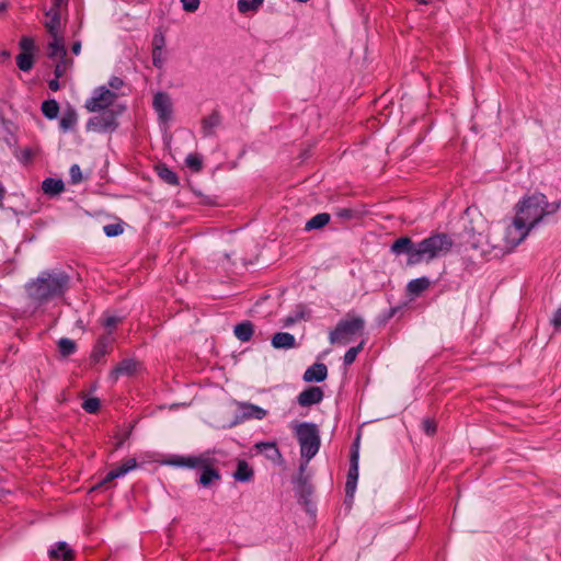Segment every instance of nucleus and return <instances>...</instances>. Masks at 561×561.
Here are the masks:
<instances>
[{"mask_svg":"<svg viewBox=\"0 0 561 561\" xmlns=\"http://www.w3.org/2000/svg\"><path fill=\"white\" fill-rule=\"evenodd\" d=\"M35 54H26V53H20L15 57V62L19 69L25 73H28V71L32 70L35 64Z\"/></svg>","mask_w":561,"mask_h":561,"instance_id":"27","label":"nucleus"},{"mask_svg":"<svg viewBox=\"0 0 561 561\" xmlns=\"http://www.w3.org/2000/svg\"><path fill=\"white\" fill-rule=\"evenodd\" d=\"M108 89L116 92L123 87V80L118 77H112L108 81Z\"/></svg>","mask_w":561,"mask_h":561,"instance_id":"50","label":"nucleus"},{"mask_svg":"<svg viewBox=\"0 0 561 561\" xmlns=\"http://www.w3.org/2000/svg\"><path fill=\"white\" fill-rule=\"evenodd\" d=\"M358 480V451L354 450L351 455V463L347 473V480L345 484L346 495L353 497L356 491V484Z\"/></svg>","mask_w":561,"mask_h":561,"instance_id":"14","label":"nucleus"},{"mask_svg":"<svg viewBox=\"0 0 561 561\" xmlns=\"http://www.w3.org/2000/svg\"><path fill=\"white\" fill-rule=\"evenodd\" d=\"M47 556L50 561H70V545L60 540L49 547Z\"/></svg>","mask_w":561,"mask_h":561,"instance_id":"19","label":"nucleus"},{"mask_svg":"<svg viewBox=\"0 0 561 561\" xmlns=\"http://www.w3.org/2000/svg\"><path fill=\"white\" fill-rule=\"evenodd\" d=\"M81 51V42L72 41V55H79Z\"/></svg>","mask_w":561,"mask_h":561,"instance_id":"55","label":"nucleus"},{"mask_svg":"<svg viewBox=\"0 0 561 561\" xmlns=\"http://www.w3.org/2000/svg\"><path fill=\"white\" fill-rule=\"evenodd\" d=\"M9 8V2L8 1H1L0 2V14L1 13H4Z\"/></svg>","mask_w":561,"mask_h":561,"instance_id":"57","label":"nucleus"},{"mask_svg":"<svg viewBox=\"0 0 561 561\" xmlns=\"http://www.w3.org/2000/svg\"><path fill=\"white\" fill-rule=\"evenodd\" d=\"M215 450H206L199 455L184 456V468L195 469L206 467L207 465H215L214 457Z\"/></svg>","mask_w":561,"mask_h":561,"instance_id":"13","label":"nucleus"},{"mask_svg":"<svg viewBox=\"0 0 561 561\" xmlns=\"http://www.w3.org/2000/svg\"><path fill=\"white\" fill-rule=\"evenodd\" d=\"M422 428L427 435H433L436 432V423L431 419H425L422 422Z\"/></svg>","mask_w":561,"mask_h":561,"instance_id":"46","label":"nucleus"},{"mask_svg":"<svg viewBox=\"0 0 561 561\" xmlns=\"http://www.w3.org/2000/svg\"><path fill=\"white\" fill-rule=\"evenodd\" d=\"M323 396L324 393L320 387H309L299 393L297 401L301 407H311L320 403Z\"/></svg>","mask_w":561,"mask_h":561,"instance_id":"17","label":"nucleus"},{"mask_svg":"<svg viewBox=\"0 0 561 561\" xmlns=\"http://www.w3.org/2000/svg\"><path fill=\"white\" fill-rule=\"evenodd\" d=\"M100 408V400L98 398H88L82 402V409L88 413H95Z\"/></svg>","mask_w":561,"mask_h":561,"instance_id":"40","label":"nucleus"},{"mask_svg":"<svg viewBox=\"0 0 561 561\" xmlns=\"http://www.w3.org/2000/svg\"><path fill=\"white\" fill-rule=\"evenodd\" d=\"M59 126L62 131L70 130V104L67 103L66 108L62 112V116L59 122Z\"/></svg>","mask_w":561,"mask_h":561,"instance_id":"41","label":"nucleus"},{"mask_svg":"<svg viewBox=\"0 0 561 561\" xmlns=\"http://www.w3.org/2000/svg\"><path fill=\"white\" fill-rule=\"evenodd\" d=\"M559 207V203H549L546 195L535 193L524 197L516 204L515 218L531 230L545 216L556 213Z\"/></svg>","mask_w":561,"mask_h":561,"instance_id":"3","label":"nucleus"},{"mask_svg":"<svg viewBox=\"0 0 561 561\" xmlns=\"http://www.w3.org/2000/svg\"><path fill=\"white\" fill-rule=\"evenodd\" d=\"M294 322H295V319H293V318H290V317H289V318H287V319L285 320V325H290V324H293Z\"/></svg>","mask_w":561,"mask_h":561,"instance_id":"59","label":"nucleus"},{"mask_svg":"<svg viewBox=\"0 0 561 561\" xmlns=\"http://www.w3.org/2000/svg\"><path fill=\"white\" fill-rule=\"evenodd\" d=\"M238 410L241 420H263L267 414L263 408L249 402L238 403Z\"/></svg>","mask_w":561,"mask_h":561,"instance_id":"18","label":"nucleus"},{"mask_svg":"<svg viewBox=\"0 0 561 561\" xmlns=\"http://www.w3.org/2000/svg\"><path fill=\"white\" fill-rule=\"evenodd\" d=\"M454 241L446 233H434L417 242V250L414 253V262L417 264L431 262L446 256L453 249Z\"/></svg>","mask_w":561,"mask_h":561,"instance_id":"4","label":"nucleus"},{"mask_svg":"<svg viewBox=\"0 0 561 561\" xmlns=\"http://www.w3.org/2000/svg\"><path fill=\"white\" fill-rule=\"evenodd\" d=\"M203 470L201 477H199V484L207 488L214 481L220 480V473L214 469V465H207L206 467L201 468Z\"/></svg>","mask_w":561,"mask_h":561,"instance_id":"23","label":"nucleus"},{"mask_svg":"<svg viewBox=\"0 0 561 561\" xmlns=\"http://www.w3.org/2000/svg\"><path fill=\"white\" fill-rule=\"evenodd\" d=\"M103 231L107 237H116L123 233L121 224H111L103 227Z\"/></svg>","mask_w":561,"mask_h":561,"instance_id":"42","label":"nucleus"},{"mask_svg":"<svg viewBox=\"0 0 561 561\" xmlns=\"http://www.w3.org/2000/svg\"><path fill=\"white\" fill-rule=\"evenodd\" d=\"M328 213H320L311 217L305 225V231L318 230L325 227L330 221Z\"/></svg>","mask_w":561,"mask_h":561,"instance_id":"24","label":"nucleus"},{"mask_svg":"<svg viewBox=\"0 0 561 561\" xmlns=\"http://www.w3.org/2000/svg\"><path fill=\"white\" fill-rule=\"evenodd\" d=\"M365 329V320L360 316L347 313L329 333V342L332 345L345 346L357 335H362Z\"/></svg>","mask_w":561,"mask_h":561,"instance_id":"5","label":"nucleus"},{"mask_svg":"<svg viewBox=\"0 0 561 561\" xmlns=\"http://www.w3.org/2000/svg\"><path fill=\"white\" fill-rule=\"evenodd\" d=\"M162 465L184 468V456L172 455L161 461Z\"/></svg>","mask_w":561,"mask_h":561,"instance_id":"38","label":"nucleus"},{"mask_svg":"<svg viewBox=\"0 0 561 561\" xmlns=\"http://www.w3.org/2000/svg\"><path fill=\"white\" fill-rule=\"evenodd\" d=\"M552 324L554 328H561V306L557 309L552 318Z\"/></svg>","mask_w":561,"mask_h":561,"instance_id":"53","label":"nucleus"},{"mask_svg":"<svg viewBox=\"0 0 561 561\" xmlns=\"http://www.w3.org/2000/svg\"><path fill=\"white\" fill-rule=\"evenodd\" d=\"M233 478L239 482H249L253 478V470L244 460H239Z\"/></svg>","mask_w":561,"mask_h":561,"instance_id":"26","label":"nucleus"},{"mask_svg":"<svg viewBox=\"0 0 561 561\" xmlns=\"http://www.w3.org/2000/svg\"><path fill=\"white\" fill-rule=\"evenodd\" d=\"M365 344H366V341L362 340L357 346L351 347L346 351V353L343 357V362H344L345 366H350L355 362L358 353L364 348Z\"/></svg>","mask_w":561,"mask_h":561,"instance_id":"35","label":"nucleus"},{"mask_svg":"<svg viewBox=\"0 0 561 561\" xmlns=\"http://www.w3.org/2000/svg\"><path fill=\"white\" fill-rule=\"evenodd\" d=\"M70 284V276L58 270H46L35 279L25 284L28 298L36 306H44L49 301L65 296Z\"/></svg>","mask_w":561,"mask_h":561,"instance_id":"1","label":"nucleus"},{"mask_svg":"<svg viewBox=\"0 0 561 561\" xmlns=\"http://www.w3.org/2000/svg\"><path fill=\"white\" fill-rule=\"evenodd\" d=\"M43 115L47 119H56L60 113L59 103L55 99L45 100L41 106Z\"/></svg>","mask_w":561,"mask_h":561,"instance_id":"25","label":"nucleus"},{"mask_svg":"<svg viewBox=\"0 0 561 561\" xmlns=\"http://www.w3.org/2000/svg\"><path fill=\"white\" fill-rule=\"evenodd\" d=\"M124 111V107L118 110H108L96 112L87 123V129L94 133H111L117 128V115Z\"/></svg>","mask_w":561,"mask_h":561,"instance_id":"8","label":"nucleus"},{"mask_svg":"<svg viewBox=\"0 0 561 561\" xmlns=\"http://www.w3.org/2000/svg\"><path fill=\"white\" fill-rule=\"evenodd\" d=\"M4 194H5V188L4 186L2 185V183L0 182V202L2 201V198L4 197Z\"/></svg>","mask_w":561,"mask_h":561,"instance_id":"58","label":"nucleus"},{"mask_svg":"<svg viewBox=\"0 0 561 561\" xmlns=\"http://www.w3.org/2000/svg\"><path fill=\"white\" fill-rule=\"evenodd\" d=\"M428 286H430V279L427 277L415 278V279H412L411 282H409L408 291L413 296H417L422 291L427 289Z\"/></svg>","mask_w":561,"mask_h":561,"instance_id":"29","label":"nucleus"},{"mask_svg":"<svg viewBox=\"0 0 561 561\" xmlns=\"http://www.w3.org/2000/svg\"><path fill=\"white\" fill-rule=\"evenodd\" d=\"M72 184L78 183L82 180L80 168L77 164H72Z\"/></svg>","mask_w":561,"mask_h":561,"instance_id":"52","label":"nucleus"},{"mask_svg":"<svg viewBox=\"0 0 561 561\" xmlns=\"http://www.w3.org/2000/svg\"><path fill=\"white\" fill-rule=\"evenodd\" d=\"M355 211L351 208H340L337 209V211L335 213V215L341 218V219H344V220H348V219H352L355 217Z\"/></svg>","mask_w":561,"mask_h":561,"instance_id":"47","label":"nucleus"},{"mask_svg":"<svg viewBox=\"0 0 561 561\" xmlns=\"http://www.w3.org/2000/svg\"><path fill=\"white\" fill-rule=\"evenodd\" d=\"M421 4H428L431 3V0H416Z\"/></svg>","mask_w":561,"mask_h":561,"instance_id":"61","label":"nucleus"},{"mask_svg":"<svg viewBox=\"0 0 561 561\" xmlns=\"http://www.w3.org/2000/svg\"><path fill=\"white\" fill-rule=\"evenodd\" d=\"M468 239L467 244L472 250H480L481 253H485V250L483 248V240L484 237L481 233H474V232H467Z\"/></svg>","mask_w":561,"mask_h":561,"instance_id":"33","label":"nucleus"},{"mask_svg":"<svg viewBox=\"0 0 561 561\" xmlns=\"http://www.w3.org/2000/svg\"><path fill=\"white\" fill-rule=\"evenodd\" d=\"M44 26L50 36L48 43L49 58L66 56L65 27L68 20V0H51V5L45 11Z\"/></svg>","mask_w":561,"mask_h":561,"instance_id":"2","label":"nucleus"},{"mask_svg":"<svg viewBox=\"0 0 561 561\" xmlns=\"http://www.w3.org/2000/svg\"><path fill=\"white\" fill-rule=\"evenodd\" d=\"M158 175L168 184L170 185H178L179 184V178L175 172H173L171 169H169L165 165H159L157 168Z\"/></svg>","mask_w":561,"mask_h":561,"instance_id":"31","label":"nucleus"},{"mask_svg":"<svg viewBox=\"0 0 561 561\" xmlns=\"http://www.w3.org/2000/svg\"><path fill=\"white\" fill-rule=\"evenodd\" d=\"M62 401H67L65 392L62 393Z\"/></svg>","mask_w":561,"mask_h":561,"instance_id":"62","label":"nucleus"},{"mask_svg":"<svg viewBox=\"0 0 561 561\" xmlns=\"http://www.w3.org/2000/svg\"><path fill=\"white\" fill-rule=\"evenodd\" d=\"M59 358L66 359L70 356V337H61L57 342Z\"/></svg>","mask_w":561,"mask_h":561,"instance_id":"37","label":"nucleus"},{"mask_svg":"<svg viewBox=\"0 0 561 561\" xmlns=\"http://www.w3.org/2000/svg\"><path fill=\"white\" fill-rule=\"evenodd\" d=\"M42 191L49 198H56L66 191V184L60 178H46L42 182Z\"/></svg>","mask_w":561,"mask_h":561,"instance_id":"16","label":"nucleus"},{"mask_svg":"<svg viewBox=\"0 0 561 561\" xmlns=\"http://www.w3.org/2000/svg\"><path fill=\"white\" fill-rule=\"evenodd\" d=\"M294 430L300 445L301 457L308 463L320 448L319 430L316 424L308 422L296 424Z\"/></svg>","mask_w":561,"mask_h":561,"instance_id":"6","label":"nucleus"},{"mask_svg":"<svg viewBox=\"0 0 561 561\" xmlns=\"http://www.w3.org/2000/svg\"><path fill=\"white\" fill-rule=\"evenodd\" d=\"M417 250V242L414 243L409 237H401L397 239L391 245V251L394 254H407L408 255V264L416 265L417 262H414V253Z\"/></svg>","mask_w":561,"mask_h":561,"instance_id":"11","label":"nucleus"},{"mask_svg":"<svg viewBox=\"0 0 561 561\" xmlns=\"http://www.w3.org/2000/svg\"><path fill=\"white\" fill-rule=\"evenodd\" d=\"M77 325L80 328V329H83L84 328V322L80 319L77 321Z\"/></svg>","mask_w":561,"mask_h":561,"instance_id":"60","label":"nucleus"},{"mask_svg":"<svg viewBox=\"0 0 561 561\" xmlns=\"http://www.w3.org/2000/svg\"><path fill=\"white\" fill-rule=\"evenodd\" d=\"M529 232L530 229L514 217L512 224L504 228L503 244L496 243L490 239H488L486 242L490 243L492 248H499L501 250L508 251L523 242Z\"/></svg>","mask_w":561,"mask_h":561,"instance_id":"7","label":"nucleus"},{"mask_svg":"<svg viewBox=\"0 0 561 561\" xmlns=\"http://www.w3.org/2000/svg\"><path fill=\"white\" fill-rule=\"evenodd\" d=\"M328 376V368L322 363H316L308 367L304 374V380L307 382H321Z\"/></svg>","mask_w":561,"mask_h":561,"instance_id":"21","label":"nucleus"},{"mask_svg":"<svg viewBox=\"0 0 561 561\" xmlns=\"http://www.w3.org/2000/svg\"><path fill=\"white\" fill-rule=\"evenodd\" d=\"M264 0H238L237 8L242 14L256 12L263 4Z\"/></svg>","mask_w":561,"mask_h":561,"instance_id":"30","label":"nucleus"},{"mask_svg":"<svg viewBox=\"0 0 561 561\" xmlns=\"http://www.w3.org/2000/svg\"><path fill=\"white\" fill-rule=\"evenodd\" d=\"M118 94L114 91H111L107 87L101 85L96 88L92 96L87 100L85 107L90 112H100V111H108L110 106H112L117 99Z\"/></svg>","mask_w":561,"mask_h":561,"instance_id":"9","label":"nucleus"},{"mask_svg":"<svg viewBox=\"0 0 561 561\" xmlns=\"http://www.w3.org/2000/svg\"><path fill=\"white\" fill-rule=\"evenodd\" d=\"M185 163L186 167L194 172L201 171L203 167L202 157L197 153H190L185 159Z\"/></svg>","mask_w":561,"mask_h":561,"instance_id":"36","label":"nucleus"},{"mask_svg":"<svg viewBox=\"0 0 561 561\" xmlns=\"http://www.w3.org/2000/svg\"><path fill=\"white\" fill-rule=\"evenodd\" d=\"M19 48L21 49V53H28V54H37L38 47L35 44V41L31 36H22L19 41Z\"/></svg>","mask_w":561,"mask_h":561,"instance_id":"34","label":"nucleus"},{"mask_svg":"<svg viewBox=\"0 0 561 561\" xmlns=\"http://www.w3.org/2000/svg\"><path fill=\"white\" fill-rule=\"evenodd\" d=\"M10 57H11V54H10V51H8V50H2V51L0 53V61L9 60V59H10Z\"/></svg>","mask_w":561,"mask_h":561,"instance_id":"56","label":"nucleus"},{"mask_svg":"<svg viewBox=\"0 0 561 561\" xmlns=\"http://www.w3.org/2000/svg\"><path fill=\"white\" fill-rule=\"evenodd\" d=\"M121 321V318L115 316H107L103 320V325L107 329V331L114 330V328L117 325V323Z\"/></svg>","mask_w":561,"mask_h":561,"instance_id":"45","label":"nucleus"},{"mask_svg":"<svg viewBox=\"0 0 561 561\" xmlns=\"http://www.w3.org/2000/svg\"><path fill=\"white\" fill-rule=\"evenodd\" d=\"M53 60H59V62L56 65L55 69H54V75H55V78H60L65 72L66 70V64H67V55L61 58V57H57V58H51Z\"/></svg>","mask_w":561,"mask_h":561,"instance_id":"43","label":"nucleus"},{"mask_svg":"<svg viewBox=\"0 0 561 561\" xmlns=\"http://www.w3.org/2000/svg\"><path fill=\"white\" fill-rule=\"evenodd\" d=\"M114 342L115 336L112 331H107L105 334H103L98 340L92 352V358L94 362H100L106 354L111 353Z\"/></svg>","mask_w":561,"mask_h":561,"instance_id":"12","label":"nucleus"},{"mask_svg":"<svg viewBox=\"0 0 561 561\" xmlns=\"http://www.w3.org/2000/svg\"><path fill=\"white\" fill-rule=\"evenodd\" d=\"M59 78H54L48 81V87L51 91H58L60 89Z\"/></svg>","mask_w":561,"mask_h":561,"instance_id":"54","label":"nucleus"},{"mask_svg":"<svg viewBox=\"0 0 561 561\" xmlns=\"http://www.w3.org/2000/svg\"><path fill=\"white\" fill-rule=\"evenodd\" d=\"M165 45V39L162 34H157L152 39V51H162Z\"/></svg>","mask_w":561,"mask_h":561,"instance_id":"44","label":"nucleus"},{"mask_svg":"<svg viewBox=\"0 0 561 561\" xmlns=\"http://www.w3.org/2000/svg\"><path fill=\"white\" fill-rule=\"evenodd\" d=\"M162 55V51H152V62L157 68H162L164 64V58Z\"/></svg>","mask_w":561,"mask_h":561,"instance_id":"51","label":"nucleus"},{"mask_svg":"<svg viewBox=\"0 0 561 561\" xmlns=\"http://www.w3.org/2000/svg\"><path fill=\"white\" fill-rule=\"evenodd\" d=\"M140 363L134 358H125L111 371L110 378L116 381L121 376H131L137 373Z\"/></svg>","mask_w":561,"mask_h":561,"instance_id":"15","label":"nucleus"},{"mask_svg":"<svg viewBox=\"0 0 561 561\" xmlns=\"http://www.w3.org/2000/svg\"><path fill=\"white\" fill-rule=\"evenodd\" d=\"M256 448L257 450L260 451H266L267 453V457L271 458V459H276V458H280L282 455L276 446L275 443H272V442H261L259 444H256Z\"/></svg>","mask_w":561,"mask_h":561,"instance_id":"32","label":"nucleus"},{"mask_svg":"<svg viewBox=\"0 0 561 561\" xmlns=\"http://www.w3.org/2000/svg\"><path fill=\"white\" fill-rule=\"evenodd\" d=\"M183 9L187 12H194L198 9L199 0H181Z\"/></svg>","mask_w":561,"mask_h":561,"instance_id":"48","label":"nucleus"},{"mask_svg":"<svg viewBox=\"0 0 561 561\" xmlns=\"http://www.w3.org/2000/svg\"><path fill=\"white\" fill-rule=\"evenodd\" d=\"M296 339L288 332H278L272 337V346L274 348L289 350L295 347Z\"/></svg>","mask_w":561,"mask_h":561,"instance_id":"22","label":"nucleus"},{"mask_svg":"<svg viewBox=\"0 0 561 561\" xmlns=\"http://www.w3.org/2000/svg\"><path fill=\"white\" fill-rule=\"evenodd\" d=\"M234 335L242 342H248L253 335V324L249 321L239 323L234 327Z\"/></svg>","mask_w":561,"mask_h":561,"instance_id":"28","label":"nucleus"},{"mask_svg":"<svg viewBox=\"0 0 561 561\" xmlns=\"http://www.w3.org/2000/svg\"><path fill=\"white\" fill-rule=\"evenodd\" d=\"M152 106L162 123H168L172 115V103L170 96L164 92H158L153 96Z\"/></svg>","mask_w":561,"mask_h":561,"instance_id":"10","label":"nucleus"},{"mask_svg":"<svg viewBox=\"0 0 561 561\" xmlns=\"http://www.w3.org/2000/svg\"><path fill=\"white\" fill-rule=\"evenodd\" d=\"M18 159L24 163H28L33 159V151L31 148H24Z\"/></svg>","mask_w":561,"mask_h":561,"instance_id":"49","label":"nucleus"},{"mask_svg":"<svg viewBox=\"0 0 561 561\" xmlns=\"http://www.w3.org/2000/svg\"><path fill=\"white\" fill-rule=\"evenodd\" d=\"M219 124L217 114H213L203 121V128L206 135L211 133V129Z\"/></svg>","mask_w":561,"mask_h":561,"instance_id":"39","label":"nucleus"},{"mask_svg":"<svg viewBox=\"0 0 561 561\" xmlns=\"http://www.w3.org/2000/svg\"><path fill=\"white\" fill-rule=\"evenodd\" d=\"M137 467V461L135 458L126 459L119 467L110 470L105 478L103 479V483H107L114 479L122 478L127 474L129 471L134 470Z\"/></svg>","mask_w":561,"mask_h":561,"instance_id":"20","label":"nucleus"}]
</instances>
